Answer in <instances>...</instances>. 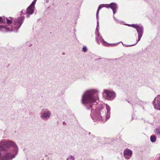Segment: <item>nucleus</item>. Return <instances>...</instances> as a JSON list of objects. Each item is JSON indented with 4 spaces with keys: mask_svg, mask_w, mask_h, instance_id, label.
<instances>
[{
    "mask_svg": "<svg viewBox=\"0 0 160 160\" xmlns=\"http://www.w3.org/2000/svg\"><path fill=\"white\" fill-rule=\"evenodd\" d=\"M22 11L21 12V13L22 14Z\"/></svg>",
    "mask_w": 160,
    "mask_h": 160,
    "instance_id": "25",
    "label": "nucleus"
},
{
    "mask_svg": "<svg viewBox=\"0 0 160 160\" xmlns=\"http://www.w3.org/2000/svg\"><path fill=\"white\" fill-rule=\"evenodd\" d=\"M128 25L129 26H131L132 27H133L134 28H136L138 26V25H137V24H131V25H130V24H128Z\"/></svg>",
    "mask_w": 160,
    "mask_h": 160,
    "instance_id": "23",
    "label": "nucleus"
},
{
    "mask_svg": "<svg viewBox=\"0 0 160 160\" xmlns=\"http://www.w3.org/2000/svg\"><path fill=\"white\" fill-rule=\"evenodd\" d=\"M41 119L44 120H48L51 115V113L47 108H43L39 113Z\"/></svg>",
    "mask_w": 160,
    "mask_h": 160,
    "instance_id": "6",
    "label": "nucleus"
},
{
    "mask_svg": "<svg viewBox=\"0 0 160 160\" xmlns=\"http://www.w3.org/2000/svg\"><path fill=\"white\" fill-rule=\"evenodd\" d=\"M142 34H138V40L137 41V42H136V43L134 44H133V45H128L127 46H126L127 47H128V46H132V45H136L137 43V42L140 40L142 36Z\"/></svg>",
    "mask_w": 160,
    "mask_h": 160,
    "instance_id": "15",
    "label": "nucleus"
},
{
    "mask_svg": "<svg viewBox=\"0 0 160 160\" xmlns=\"http://www.w3.org/2000/svg\"><path fill=\"white\" fill-rule=\"evenodd\" d=\"M156 137L155 136L153 135H152L150 137V140L151 142H155L156 141Z\"/></svg>",
    "mask_w": 160,
    "mask_h": 160,
    "instance_id": "16",
    "label": "nucleus"
},
{
    "mask_svg": "<svg viewBox=\"0 0 160 160\" xmlns=\"http://www.w3.org/2000/svg\"><path fill=\"white\" fill-rule=\"evenodd\" d=\"M87 50L88 48L87 47L85 46H83L82 48V51L84 52H85L87 51Z\"/></svg>",
    "mask_w": 160,
    "mask_h": 160,
    "instance_id": "18",
    "label": "nucleus"
},
{
    "mask_svg": "<svg viewBox=\"0 0 160 160\" xmlns=\"http://www.w3.org/2000/svg\"><path fill=\"white\" fill-rule=\"evenodd\" d=\"M99 26V22H98H98H97V28H96V34H97V33H99V32H98V27Z\"/></svg>",
    "mask_w": 160,
    "mask_h": 160,
    "instance_id": "21",
    "label": "nucleus"
},
{
    "mask_svg": "<svg viewBox=\"0 0 160 160\" xmlns=\"http://www.w3.org/2000/svg\"><path fill=\"white\" fill-rule=\"evenodd\" d=\"M154 132L157 135L158 138H160V128H156L154 131Z\"/></svg>",
    "mask_w": 160,
    "mask_h": 160,
    "instance_id": "13",
    "label": "nucleus"
},
{
    "mask_svg": "<svg viewBox=\"0 0 160 160\" xmlns=\"http://www.w3.org/2000/svg\"><path fill=\"white\" fill-rule=\"evenodd\" d=\"M69 159H70V160H75V158L74 157L71 155H70L68 158L67 159V160H69Z\"/></svg>",
    "mask_w": 160,
    "mask_h": 160,
    "instance_id": "19",
    "label": "nucleus"
},
{
    "mask_svg": "<svg viewBox=\"0 0 160 160\" xmlns=\"http://www.w3.org/2000/svg\"><path fill=\"white\" fill-rule=\"evenodd\" d=\"M14 23L11 26L5 27L3 26L0 25V31L3 32L13 31L17 32L18 29V18L17 19H15L14 20Z\"/></svg>",
    "mask_w": 160,
    "mask_h": 160,
    "instance_id": "4",
    "label": "nucleus"
},
{
    "mask_svg": "<svg viewBox=\"0 0 160 160\" xmlns=\"http://www.w3.org/2000/svg\"><path fill=\"white\" fill-rule=\"evenodd\" d=\"M103 96L105 99L112 100L115 98L116 95L113 91L105 89L103 91Z\"/></svg>",
    "mask_w": 160,
    "mask_h": 160,
    "instance_id": "5",
    "label": "nucleus"
},
{
    "mask_svg": "<svg viewBox=\"0 0 160 160\" xmlns=\"http://www.w3.org/2000/svg\"><path fill=\"white\" fill-rule=\"evenodd\" d=\"M18 152V147L13 141L2 140L0 142V160H12Z\"/></svg>",
    "mask_w": 160,
    "mask_h": 160,
    "instance_id": "1",
    "label": "nucleus"
},
{
    "mask_svg": "<svg viewBox=\"0 0 160 160\" xmlns=\"http://www.w3.org/2000/svg\"><path fill=\"white\" fill-rule=\"evenodd\" d=\"M105 7L108 8L109 7L111 8L113 14H114L116 12V10L118 8L117 5L114 3H112L109 4H105Z\"/></svg>",
    "mask_w": 160,
    "mask_h": 160,
    "instance_id": "10",
    "label": "nucleus"
},
{
    "mask_svg": "<svg viewBox=\"0 0 160 160\" xmlns=\"http://www.w3.org/2000/svg\"><path fill=\"white\" fill-rule=\"evenodd\" d=\"M36 3V1H35V0H34L31 3V4L30 6L31 7H32L34 8H35L34 5Z\"/></svg>",
    "mask_w": 160,
    "mask_h": 160,
    "instance_id": "22",
    "label": "nucleus"
},
{
    "mask_svg": "<svg viewBox=\"0 0 160 160\" xmlns=\"http://www.w3.org/2000/svg\"><path fill=\"white\" fill-rule=\"evenodd\" d=\"M0 22L1 23H5L6 21L5 18H2V17H0Z\"/></svg>",
    "mask_w": 160,
    "mask_h": 160,
    "instance_id": "20",
    "label": "nucleus"
},
{
    "mask_svg": "<svg viewBox=\"0 0 160 160\" xmlns=\"http://www.w3.org/2000/svg\"><path fill=\"white\" fill-rule=\"evenodd\" d=\"M106 108H103L102 107L100 109L96 110L94 113L92 118L97 119L99 120L106 121L109 119L110 116V108L107 104H105Z\"/></svg>",
    "mask_w": 160,
    "mask_h": 160,
    "instance_id": "3",
    "label": "nucleus"
},
{
    "mask_svg": "<svg viewBox=\"0 0 160 160\" xmlns=\"http://www.w3.org/2000/svg\"><path fill=\"white\" fill-rule=\"evenodd\" d=\"M153 104L156 109L160 110V95L155 97L153 102Z\"/></svg>",
    "mask_w": 160,
    "mask_h": 160,
    "instance_id": "8",
    "label": "nucleus"
},
{
    "mask_svg": "<svg viewBox=\"0 0 160 160\" xmlns=\"http://www.w3.org/2000/svg\"><path fill=\"white\" fill-rule=\"evenodd\" d=\"M98 91L96 89H89L86 91L82 96V102L88 109H91L92 112L93 103L98 99Z\"/></svg>",
    "mask_w": 160,
    "mask_h": 160,
    "instance_id": "2",
    "label": "nucleus"
},
{
    "mask_svg": "<svg viewBox=\"0 0 160 160\" xmlns=\"http://www.w3.org/2000/svg\"><path fill=\"white\" fill-rule=\"evenodd\" d=\"M34 8L33 7L29 6L27 8L26 11L27 13V17L29 18V15L32 14L34 12Z\"/></svg>",
    "mask_w": 160,
    "mask_h": 160,
    "instance_id": "11",
    "label": "nucleus"
},
{
    "mask_svg": "<svg viewBox=\"0 0 160 160\" xmlns=\"http://www.w3.org/2000/svg\"><path fill=\"white\" fill-rule=\"evenodd\" d=\"M132 151L128 149H125L124 151V157L127 159H130L132 154Z\"/></svg>",
    "mask_w": 160,
    "mask_h": 160,
    "instance_id": "9",
    "label": "nucleus"
},
{
    "mask_svg": "<svg viewBox=\"0 0 160 160\" xmlns=\"http://www.w3.org/2000/svg\"><path fill=\"white\" fill-rule=\"evenodd\" d=\"M6 19L7 21V23L8 24H11L12 22V21L13 20V19L12 18H11L10 20L9 19L7 18H6Z\"/></svg>",
    "mask_w": 160,
    "mask_h": 160,
    "instance_id": "17",
    "label": "nucleus"
},
{
    "mask_svg": "<svg viewBox=\"0 0 160 160\" xmlns=\"http://www.w3.org/2000/svg\"><path fill=\"white\" fill-rule=\"evenodd\" d=\"M62 123L64 125H66V122H62Z\"/></svg>",
    "mask_w": 160,
    "mask_h": 160,
    "instance_id": "24",
    "label": "nucleus"
},
{
    "mask_svg": "<svg viewBox=\"0 0 160 160\" xmlns=\"http://www.w3.org/2000/svg\"><path fill=\"white\" fill-rule=\"evenodd\" d=\"M138 34H142L143 32V27L141 25H138L136 28Z\"/></svg>",
    "mask_w": 160,
    "mask_h": 160,
    "instance_id": "12",
    "label": "nucleus"
},
{
    "mask_svg": "<svg viewBox=\"0 0 160 160\" xmlns=\"http://www.w3.org/2000/svg\"><path fill=\"white\" fill-rule=\"evenodd\" d=\"M96 39L98 44H99L100 42H101L103 45L106 46H110L111 47H112L118 44V43L109 44L107 43V42L104 41L102 37L100 36L99 33H98L97 34Z\"/></svg>",
    "mask_w": 160,
    "mask_h": 160,
    "instance_id": "7",
    "label": "nucleus"
},
{
    "mask_svg": "<svg viewBox=\"0 0 160 160\" xmlns=\"http://www.w3.org/2000/svg\"><path fill=\"white\" fill-rule=\"evenodd\" d=\"M101 5L99 6V7L98 8V10L97 11V13H96V17H97V19H98V18H99V17H98V13H99V11L103 7V6H102V5Z\"/></svg>",
    "mask_w": 160,
    "mask_h": 160,
    "instance_id": "14",
    "label": "nucleus"
}]
</instances>
